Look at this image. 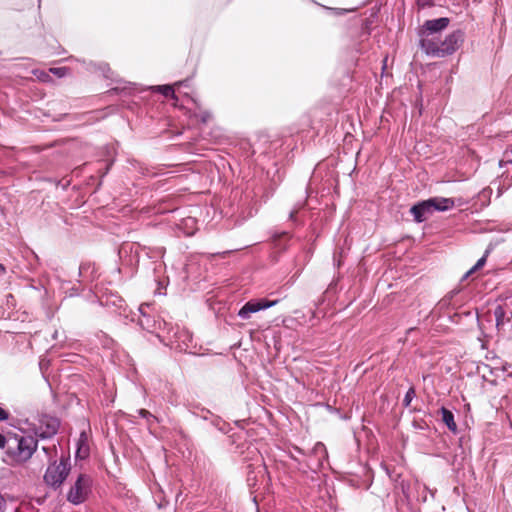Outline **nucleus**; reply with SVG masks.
<instances>
[{
	"instance_id": "4be33fe9",
	"label": "nucleus",
	"mask_w": 512,
	"mask_h": 512,
	"mask_svg": "<svg viewBox=\"0 0 512 512\" xmlns=\"http://www.w3.org/2000/svg\"><path fill=\"white\" fill-rule=\"evenodd\" d=\"M10 441V433L8 436H5L3 433L0 432V449L6 450L8 443Z\"/></svg>"
},
{
	"instance_id": "f704fd0d",
	"label": "nucleus",
	"mask_w": 512,
	"mask_h": 512,
	"mask_svg": "<svg viewBox=\"0 0 512 512\" xmlns=\"http://www.w3.org/2000/svg\"><path fill=\"white\" fill-rule=\"evenodd\" d=\"M291 458L298 461V459L294 456V454H291Z\"/></svg>"
},
{
	"instance_id": "6e6552de",
	"label": "nucleus",
	"mask_w": 512,
	"mask_h": 512,
	"mask_svg": "<svg viewBox=\"0 0 512 512\" xmlns=\"http://www.w3.org/2000/svg\"><path fill=\"white\" fill-rule=\"evenodd\" d=\"M277 303L278 300H268L265 298L250 300L241 307L237 315L241 319L246 320L250 318L251 314L271 308Z\"/></svg>"
},
{
	"instance_id": "20e7f679",
	"label": "nucleus",
	"mask_w": 512,
	"mask_h": 512,
	"mask_svg": "<svg viewBox=\"0 0 512 512\" xmlns=\"http://www.w3.org/2000/svg\"><path fill=\"white\" fill-rule=\"evenodd\" d=\"M60 424L59 418L41 413L37 415L36 423L31 425L30 430L38 440L51 439L58 433Z\"/></svg>"
},
{
	"instance_id": "a878e982",
	"label": "nucleus",
	"mask_w": 512,
	"mask_h": 512,
	"mask_svg": "<svg viewBox=\"0 0 512 512\" xmlns=\"http://www.w3.org/2000/svg\"><path fill=\"white\" fill-rule=\"evenodd\" d=\"M200 117L203 122H207L211 118V114L208 111H203L201 112Z\"/></svg>"
},
{
	"instance_id": "72a5a7b5",
	"label": "nucleus",
	"mask_w": 512,
	"mask_h": 512,
	"mask_svg": "<svg viewBox=\"0 0 512 512\" xmlns=\"http://www.w3.org/2000/svg\"><path fill=\"white\" fill-rule=\"evenodd\" d=\"M84 267H85L84 265H81V266L79 267V273H80V274L82 273V271H83Z\"/></svg>"
},
{
	"instance_id": "aec40b11",
	"label": "nucleus",
	"mask_w": 512,
	"mask_h": 512,
	"mask_svg": "<svg viewBox=\"0 0 512 512\" xmlns=\"http://www.w3.org/2000/svg\"><path fill=\"white\" fill-rule=\"evenodd\" d=\"M312 451L315 453V454H322L323 456H326L327 455V451H326V447L323 443L321 442H317Z\"/></svg>"
},
{
	"instance_id": "9d476101",
	"label": "nucleus",
	"mask_w": 512,
	"mask_h": 512,
	"mask_svg": "<svg viewBox=\"0 0 512 512\" xmlns=\"http://www.w3.org/2000/svg\"><path fill=\"white\" fill-rule=\"evenodd\" d=\"M414 220L417 222L428 221L435 213L429 199L419 202L411 208Z\"/></svg>"
},
{
	"instance_id": "393cba45",
	"label": "nucleus",
	"mask_w": 512,
	"mask_h": 512,
	"mask_svg": "<svg viewBox=\"0 0 512 512\" xmlns=\"http://www.w3.org/2000/svg\"><path fill=\"white\" fill-rule=\"evenodd\" d=\"M6 509V500L4 496L0 493V512H4Z\"/></svg>"
},
{
	"instance_id": "a211bd4d",
	"label": "nucleus",
	"mask_w": 512,
	"mask_h": 512,
	"mask_svg": "<svg viewBox=\"0 0 512 512\" xmlns=\"http://www.w3.org/2000/svg\"><path fill=\"white\" fill-rule=\"evenodd\" d=\"M154 89L163 94L165 97H174V86L162 85L154 87Z\"/></svg>"
},
{
	"instance_id": "412c9836",
	"label": "nucleus",
	"mask_w": 512,
	"mask_h": 512,
	"mask_svg": "<svg viewBox=\"0 0 512 512\" xmlns=\"http://www.w3.org/2000/svg\"><path fill=\"white\" fill-rule=\"evenodd\" d=\"M138 414L140 417L147 419L148 422L150 420H157V418L146 409H139Z\"/></svg>"
},
{
	"instance_id": "0eeeda50",
	"label": "nucleus",
	"mask_w": 512,
	"mask_h": 512,
	"mask_svg": "<svg viewBox=\"0 0 512 512\" xmlns=\"http://www.w3.org/2000/svg\"><path fill=\"white\" fill-rule=\"evenodd\" d=\"M149 304H141L138 307V314L134 313L131 321L137 320L138 325L150 333H157L161 330H167L169 323L165 320L156 319L155 316L149 314Z\"/></svg>"
},
{
	"instance_id": "473e14b6",
	"label": "nucleus",
	"mask_w": 512,
	"mask_h": 512,
	"mask_svg": "<svg viewBox=\"0 0 512 512\" xmlns=\"http://www.w3.org/2000/svg\"><path fill=\"white\" fill-rule=\"evenodd\" d=\"M52 338L53 339H57L58 338V331H54L53 335H52Z\"/></svg>"
},
{
	"instance_id": "39448f33",
	"label": "nucleus",
	"mask_w": 512,
	"mask_h": 512,
	"mask_svg": "<svg viewBox=\"0 0 512 512\" xmlns=\"http://www.w3.org/2000/svg\"><path fill=\"white\" fill-rule=\"evenodd\" d=\"M93 479L90 475L80 473L67 492V501L73 505L84 503L92 492Z\"/></svg>"
},
{
	"instance_id": "5701e85b",
	"label": "nucleus",
	"mask_w": 512,
	"mask_h": 512,
	"mask_svg": "<svg viewBox=\"0 0 512 512\" xmlns=\"http://www.w3.org/2000/svg\"><path fill=\"white\" fill-rule=\"evenodd\" d=\"M50 72L58 77H64L68 73V69L66 67L51 68Z\"/></svg>"
},
{
	"instance_id": "c9c22d12",
	"label": "nucleus",
	"mask_w": 512,
	"mask_h": 512,
	"mask_svg": "<svg viewBox=\"0 0 512 512\" xmlns=\"http://www.w3.org/2000/svg\"><path fill=\"white\" fill-rule=\"evenodd\" d=\"M511 153H512V148H511Z\"/></svg>"
},
{
	"instance_id": "4468645a",
	"label": "nucleus",
	"mask_w": 512,
	"mask_h": 512,
	"mask_svg": "<svg viewBox=\"0 0 512 512\" xmlns=\"http://www.w3.org/2000/svg\"><path fill=\"white\" fill-rule=\"evenodd\" d=\"M440 413L442 416L443 423L447 426V428L451 432L456 433L457 432V424L455 422L453 412L445 407H441Z\"/></svg>"
},
{
	"instance_id": "f03ea898",
	"label": "nucleus",
	"mask_w": 512,
	"mask_h": 512,
	"mask_svg": "<svg viewBox=\"0 0 512 512\" xmlns=\"http://www.w3.org/2000/svg\"><path fill=\"white\" fill-rule=\"evenodd\" d=\"M463 39V33L457 30L447 35L442 41L438 40L437 37H426L420 40V44L427 55L442 58L456 52Z\"/></svg>"
},
{
	"instance_id": "c85d7f7f",
	"label": "nucleus",
	"mask_w": 512,
	"mask_h": 512,
	"mask_svg": "<svg viewBox=\"0 0 512 512\" xmlns=\"http://www.w3.org/2000/svg\"><path fill=\"white\" fill-rule=\"evenodd\" d=\"M6 273V268L3 264L0 263V275H4Z\"/></svg>"
},
{
	"instance_id": "ddd939ff",
	"label": "nucleus",
	"mask_w": 512,
	"mask_h": 512,
	"mask_svg": "<svg viewBox=\"0 0 512 512\" xmlns=\"http://www.w3.org/2000/svg\"><path fill=\"white\" fill-rule=\"evenodd\" d=\"M502 241H504L503 238H499L496 241H491L489 243V245L487 246L483 256L478 259V261L475 263V265L473 267L470 268V272H475V271L479 270L480 268H482L486 263V259H487L488 255L493 251L494 247Z\"/></svg>"
},
{
	"instance_id": "1a4fd4ad",
	"label": "nucleus",
	"mask_w": 512,
	"mask_h": 512,
	"mask_svg": "<svg viewBox=\"0 0 512 512\" xmlns=\"http://www.w3.org/2000/svg\"><path fill=\"white\" fill-rule=\"evenodd\" d=\"M448 24L449 19L446 17L426 21L420 31L421 39L426 37H436V34L444 30Z\"/></svg>"
},
{
	"instance_id": "7ed1b4c3",
	"label": "nucleus",
	"mask_w": 512,
	"mask_h": 512,
	"mask_svg": "<svg viewBox=\"0 0 512 512\" xmlns=\"http://www.w3.org/2000/svg\"><path fill=\"white\" fill-rule=\"evenodd\" d=\"M70 470L69 458L62 457L59 463L54 461L47 466L43 477L44 482L52 489L57 490L67 479Z\"/></svg>"
},
{
	"instance_id": "2eb2a0df",
	"label": "nucleus",
	"mask_w": 512,
	"mask_h": 512,
	"mask_svg": "<svg viewBox=\"0 0 512 512\" xmlns=\"http://www.w3.org/2000/svg\"><path fill=\"white\" fill-rule=\"evenodd\" d=\"M494 316L496 321V326L500 328L506 322L510 321V318L507 317L505 306L498 305L494 310Z\"/></svg>"
},
{
	"instance_id": "b1692460",
	"label": "nucleus",
	"mask_w": 512,
	"mask_h": 512,
	"mask_svg": "<svg viewBox=\"0 0 512 512\" xmlns=\"http://www.w3.org/2000/svg\"><path fill=\"white\" fill-rule=\"evenodd\" d=\"M9 418V413L0 407V422L5 421Z\"/></svg>"
},
{
	"instance_id": "7c9ffc66",
	"label": "nucleus",
	"mask_w": 512,
	"mask_h": 512,
	"mask_svg": "<svg viewBox=\"0 0 512 512\" xmlns=\"http://www.w3.org/2000/svg\"><path fill=\"white\" fill-rule=\"evenodd\" d=\"M293 450H294L295 452H298L299 454H303L302 449H300L299 447H294V448H293Z\"/></svg>"
},
{
	"instance_id": "2f4dec72",
	"label": "nucleus",
	"mask_w": 512,
	"mask_h": 512,
	"mask_svg": "<svg viewBox=\"0 0 512 512\" xmlns=\"http://www.w3.org/2000/svg\"><path fill=\"white\" fill-rule=\"evenodd\" d=\"M42 450H43V452H44L45 454L49 455V448H48V447L43 446V447H42Z\"/></svg>"
},
{
	"instance_id": "f8f14e48",
	"label": "nucleus",
	"mask_w": 512,
	"mask_h": 512,
	"mask_svg": "<svg viewBox=\"0 0 512 512\" xmlns=\"http://www.w3.org/2000/svg\"><path fill=\"white\" fill-rule=\"evenodd\" d=\"M75 455L80 459H86L89 456L88 437L85 432L80 433L77 441V449Z\"/></svg>"
},
{
	"instance_id": "c756f323",
	"label": "nucleus",
	"mask_w": 512,
	"mask_h": 512,
	"mask_svg": "<svg viewBox=\"0 0 512 512\" xmlns=\"http://www.w3.org/2000/svg\"><path fill=\"white\" fill-rule=\"evenodd\" d=\"M230 253V251H224L222 253H217V255L221 256V257H225L226 255H228Z\"/></svg>"
},
{
	"instance_id": "cd10ccee",
	"label": "nucleus",
	"mask_w": 512,
	"mask_h": 512,
	"mask_svg": "<svg viewBox=\"0 0 512 512\" xmlns=\"http://www.w3.org/2000/svg\"><path fill=\"white\" fill-rule=\"evenodd\" d=\"M474 272H470V269L463 275L462 277V281L467 279L469 276H471V274H473Z\"/></svg>"
},
{
	"instance_id": "dca6fc26",
	"label": "nucleus",
	"mask_w": 512,
	"mask_h": 512,
	"mask_svg": "<svg viewBox=\"0 0 512 512\" xmlns=\"http://www.w3.org/2000/svg\"><path fill=\"white\" fill-rule=\"evenodd\" d=\"M175 227L177 228V231H176L177 236L184 235L186 237H191V236L195 235V233L197 231V229L192 226L179 225V226H175Z\"/></svg>"
},
{
	"instance_id": "6ab92c4d",
	"label": "nucleus",
	"mask_w": 512,
	"mask_h": 512,
	"mask_svg": "<svg viewBox=\"0 0 512 512\" xmlns=\"http://www.w3.org/2000/svg\"><path fill=\"white\" fill-rule=\"evenodd\" d=\"M456 294L455 291L450 292L448 295H446L440 302L439 305L441 308L449 307L451 304V300Z\"/></svg>"
},
{
	"instance_id": "bb28decb",
	"label": "nucleus",
	"mask_w": 512,
	"mask_h": 512,
	"mask_svg": "<svg viewBox=\"0 0 512 512\" xmlns=\"http://www.w3.org/2000/svg\"><path fill=\"white\" fill-rule=\"evenodd\" d=\"M35 75L42 81H46L49 77V75L45 72H40L39 75L37 74V72H35Z\"/></svg>"
},
{
	"instance_id": "9b49d317",
	"label": "nucleus",
	"mask_w": 512,
	"mask_h": 512,
	"mask_svg": "<svg viewBox=\"0 0 512 512\" xmlns=\"http://www.w3.org/2000/svg\"><path fill=\"white\" fill-rule=\"evenodd\" d=\"M429 201L434 213L450 211L460 205L457 199L441 196L429 198Z\"/></svg>"
},
{
	"instance_id": "423d86ee",
	"label": "nucleus",
	"mask_w": 512,
	"mask_h": 512,
	"mask_svg": "<svg viewBox=\"0 0 512 512\" xmlns=\"http://www.w3.org/2000/svg\"><path fill=\"white\" fill-rule=\"evenodd\" d=\"M167 334L172 348L179 352L195 353L193 350L195 348L193 336L186 328L173 327L169 324Z\"/></svg>"
},
{
	"instance_id": "f257e3e1",
	"label": "nucleus",
	"mask_w": 512,
	"mask_h": 512,
	"mask_svg": "<svg viewBox=\"0 0 512 512\" xmlns=\"http://www.w3.org/2000/svg\"><path fill=\"white\" fill-rule=\"evenodd\" d=\"M38 448V439L34 436L10 433V441L4 452L3 461L9 466L23 465L28 462Z\"/></svg>"
},
{
	"instance_id": "f3484780",
	"label": "nucleus",
	"mask_w": 512,
	"mask_h": 512,
	"mask_svg": "<svg viewBox=\"0 0 512 512\" xmlns=\"http://www.w3.org/2000/svg\"><path fill=\"white\" fill-rule=\"evenodd\" d=\"M416 397V392H415V388L413 386H411L407 392L405 393V396H404V399H403V406L404 407H409L412 400Z\"/></svg>"
}]
</instances>
